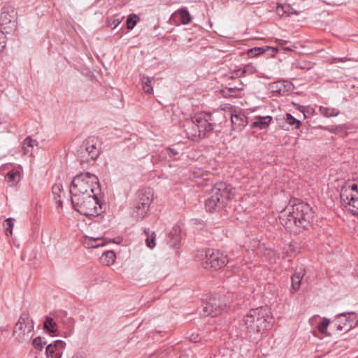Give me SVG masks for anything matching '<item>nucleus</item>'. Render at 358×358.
<instances>
[{
	"label": "nucleus",
	"instance_id": "nucleus-1",
	"mask_svg": "<svg viewBox=\"0 0 358 358\" xmlns=\"http://www.w3.org/2000/svg\"><path fill=\"white\" fill-rule=\"evenodd\" d=\"M314 212L311 206L305 202L294 203L287 207L280 217L281 224L287 229L298 232L301 229L308 228L312 223Z\"/></svg>",
	"mask_w": 358,
	"mask_h": 358
},
{
	"label": "nucleus",
	"instance_id": "nucleus-2",
	"mask_svg": "<svg viewBox=\"0 0 358 358\" xmlns=\"http://www.w3.org/2000/svg\"><path fill=\"white\" fill-rule=\"evenodd\" d=\"M217 124L213 113L203 112L186 121L183 124V129L188 138L195 141L196 138H203L210 134Z\"/></svg>",
	"mask_w": 358,
	"mask_h": 358
},
{
	"label": "nucleus",
	"instance_id": "nucleus-3",
	"mask_svg": "<svg viewBox=\"0 0 358 358\" xmlns=\"http://www.w3.org/2000/svg\"><path fill=\"white\" fill-rule=\"evenodd\" d=\"M272 316L268 307L250 309L243 321L250 333H263L271 326Z\"/></svg>",
	"mask_w": 358,
	"mask_h": 358
},
{
	"label": "nucleus",
	"instance_id": "nucleus-4",
	"mask_svg": "<svg viewBox=\"0 0 358 358\" xmlns=\"http://www.w3.org/2000/svg\"><path fill=\"white\" fill-rule=\"evenodd\" d=\"M71 197L83 196L92 194H101L98 178L88 172L75 176L70 187Z\"/></svg>",
	"mask_w": 358,
	"mask_h": 358
},
{
	"label": "nucleus",
	"instance_id": "nucleus-5",
	"mask_svg": "<svg viewBox=\"0 0 358 358\" xmlns=\"http://www.w3.org/2000/svg\"><path fill=\"white\" fill-rule=\"evenodd\" d=\"M99 194L71 197L73 208L80 214L87 217L98 216L103 211L102 204L98 199Z\"/></svg>",
	"mask_w": 358,
	"mask_h": 358
},
{
	"label": "nucleus",
	"instance_id": "nucleus-6",
	"mask_svg": "<svg viewBox=\"0 0 358 358\" xmlns=\"http://www.w3.org/2000/svg\"><path fill=\"white\" fill-rule=\"evenodd\" d=\"M101 145L99 137L90 136L77 147L75 155L80 164L94 162L101 153Z\"/></svg>",
	"mask_w": 358,
	"mask_h": 358
},
{
	"label": "nucleus",
	"instance_id": "nucleus-7",
	"mask_svg": "<svg viewBox=\"0 0 358 358\" xmlns=\"http://www.w3.org/2000/svg\"><path fill=\"white\" fill-rule=\"evenodd\" d=\"M213 113L216 117V122L220 116L224 120L229 117L231 120V129L235 131H241L248 124V117L245 113L232 107H225Z\"/></svg>",
	"mask_w": 358,
	"mask_h": 358
},
{
	"label": "nucleus",
	"instance_id": "nucleus-8",
	"mask_svg": "<svg viewBox=\"0 0 358 358\" xmlns=\"http://www.w3.org/2000/svg\"><path fill=\"white\" fill-rule=\"evenodd\" d=\"M227 300L225 295L215 294L203 302L201 314L203 316L216 317L227 311Z\"/></svg>",
	"mask_w": 358,
	"mask_h": 358
},
{
	"label": "nucleus",
	"instance_id": "nucleus-9",
	"mask_svg": "<svg viewBox=\"0 0 358 358\" xmlns=\"http://www.w3.org/2000/svg\"><path fill=\"white\" fill-rule=\"evenodd\" d=\"M340 197L345 208L354 215H358V186L346 185L341 191Z\"/></svg>",
	"mask_w": 358,
	"mask_h": 358
},
{
	"label": "nucleus",
	"instance_id": "nucleus-10",
	"mask_svg": "<svg viewBox=\"0 0 358 358\" xmlns=\"http://www.w3.org/2000/svg\"><path fill=\"white\" fill-rule=\"evenodd\" d=\"M229 262L227 255L220 250L208 249L205 252V257L201 261V266L205 269L218 270Z\"/></svg>",
	"mask_w": 358,
	"mask_h": 358
},
{
	"label": "nucleus",
	"instance_id": "nucleus-11",
	"mask_svg": "<svg viewBox=\"0 0 358 358\" xmlns=\"http://www.w3.org/2000/svg\"><path fill=\"white\" fill-rule=\"evenodd\" d=\"M34 329V322L27 312H23L15 324L13 336L20 340H25Z\"/></svg>",
	"mask_w": 358,
	"mask_h": 358
},
{
	"label": "nucleus",
	"instance_id": "nucleus-12",
	"mask_svg": "<svg viewBox=\"0 0 358 358\" xmlns=\"http://www.w3.org/2000/svg\"><path fill=\"white\" fill-rule=\"evenodd\" d=\"M358 317L355 312H345L338 314L332 324L338 331L347 332L357 324Z\"/></svg>",
	"mask_w": 358,
	"mask_h": 358
},
{
	"label": "nucleus",
	"instance_id": "nucleus-13",
	"mask_svg": "<svg viewBox=\"0 0 358 358\" xmlns=\"http://www.w3.org/2000/svg\"><path fill=\"white\" fill-rule=\"evenodd\" d=\"M210 194L214 198H220V200L228 203L233 199L234 189L226 182H219L212 187Z\"/></svg>",
	"mask_w": 358,
	"mask_h": 358
},
{
	"label": "nucleus",
	"instance_id": "nucleus-14",
	"mask_svg": "<svg viewBox=\"0 0 358 358\" xmlns=\"http://www.w3.org/2000/svg\"><path fill=\"white\" fill-rule=\"evenodd\" d=\"M66 343L61 340L48 345L45 348L47 358H61Z\"/></svg>",
	"mask_w": 358,
	"mask_h": 358
},
{
	"label": "nucleus",
	"instance_id": "nucleus-15",
	"mask_svg": "<svg viewBox=\"0 0 358 358\" xmlns=\"http://www.w3.org/2000/svg\"><path fill=\"white\" fill-rule=\"evenodd\" d=\"M228 203L220 200V198H214L211 194L205 201V208L208 212L219 211L227 205Z\"/></svg>",
	"mask_w": 358,
	"mask_h": 358
},
{
	"label": "nucleus",
	"instance_id": "nucleus-16",
	"mask_svg": "<svg viewBox=\"0 0 358 358\" xmlns=\"http://www.w3.org/2000/svg\"><path fill=\"white\" fill-rule=\"evenodd\" d=\"M153 199V192L152 189L143 188L137 192L136 203L150 206Z\"/></svg>",
	"mask_w": 358,
	"mask_h": 358
},
{
	"label": "nucleus",
	"instance_id": "nucleus-17",
	"mask_svg": "<svg viewBox=\"0 0 358 358\" xmlns=\"http://www.w3.org/2000/svg\"><path fill=\"white\" fill-rule=\"evenodd\" d=\"M15 12L13 10L3 8L0 15V24L10 25L9 27L13 29L15 26Z\"/></svg>",
	"mask_w": 358,
	"mask_h": 358
},
{
	"label": "nucleus",
	"instance_id": "nucleus-18",
	"mask_svg": "<svg viewBox=\"0 0 358 358\" xmlns=\"http://www.w3.org/2000/svg\"><path fill=\"white\" fill-rule=\"evenodd\" d=\"M273 117L269 115L259 116L257 115L253 117V122L250 127L252 129H265L272 122Z\"/></svg>",
	"mask_w": 358,
	"mask_h": 358
},
{
	"label": "nucleus",
	"instance_id": "nucleus-19",
	"mask_svg": "<svg viewBox=\"0 0 358 358\" xmlns=\"http://www.w3.org/2000/svg\"><path fill=\"white\" fill-rule=\"evenodd\" d=\"M150 206L134 202L132 208V215L137 220H141L145 216Z\"/></svg>",
	"mask_w": 358,
	"mask_h": 358
},
{
	"label": "nucleus",
	"instance_id": "nucleus-20",
	"mask_svg": "<svg viewBox=\"0 0 358 358\" xmlns=\"http://www.w3.org/2000/svg\"><path fill=\"white\" fill-rule=\"evenodd\" d=\"M305 275V270L303 268H300L299 271L296 270L294 273L292 275V288L294 291H297L301 285L303 277Z\"/></svg>",
	"mask_w": 358,
	"mask_h": 358
},
{
	"label": "nucleus",
	"instance_id": "nucleus-21",
	"mask_svg": "<svg viewBox=\"0 0 358 358\" xmlns=\"http://www.w3.org/2000/svg\"><path fill=\"white\" fill-rule=\"evenodd\" d=\"M177 16L180 17V21L182 24H187L192 20V17L187 8L178 9L172 15L173 18H175Z\"/></svg>",
	"mask_w": 358,
	"mask_h": 358
},
{
	"label": "nucleus",
	"instance_id": "nucleus-22",
	"mask_svg": "<svg viewBox=\"0 0 358 358\" xmlns=\"http://www.w3.org/2000/svg\"><path fill=\"white\" fill-rule=\"evenodd\" d=\"M38 143L36 140L32 139L30 136H27L22 143V152L24 155H32V151L34 146H37Z\"/></svg>",
	"mask_w": 358,
	"mask_h": 358
},
{
	"label": "nucleus",
	"instance_id": "nucleus-23",
	"mask_svg": "<svg viewBox=\"0 0 358 358\" xmlns=\"http://www.w3.org/2000/svg\"><path fill=\"white\" fill-rule=\"evenodd\" d=\"M43 329L50 334H55L57 331V323L54 321L53 317L46 316L43 322Z\"/></svg>",
	"mask_w": 358,
	"mask_h": 358
},
{
	"label": "nucleus",
	"instance_id": "nucleus-24",
	"mask_svg": "<svg viewBox=\"0 0 358 358\" xmlns=\"http://www.w3.org/2000/svg\"><path fill=\"white\" fill-rule=\"evenodd\" d=\"M270 87L273 90H292L294 85L288 80H279L272 83Z\"/></svg>",
	"mask_w": 358,
	"mask_h": 358
},
{
	"label": "nucleus",
	"instance_id": "nucleus-25",
	"mask_svg": "<svg viewBox=\"0 0 358 358\" xmlns=\"http://www.w3.org/2000/svg\"><path fill=\"white\" fill-rule=\"evenodd\" d=\"M144 233L146 236V239H145L146 245L151 249L154 248L156 245V244H155V238H156L155 233L154 231H151L149 229H145Z\"/></svg>",
	"mask_w": 358,
	"mask_h": 358
},
{
	"label": "nucleus",
	"instance_id": "nucleus-26",
	"mask_svg": "<svg viewBox=\"0 0 358 358\" xmlns=\"http://www.w3.org/2000/svg\"><path fill=\"white\" fill-rule=\"evenodd\" d=\"M319 110L323 116L327 117H336L339 114L338 110L324 106H320Z\"/></svg>",
	"mask_w": 358,
	"mask_h": 358
},
{
	"label": "nucleus",
	"instance_id": "nucleus-27",
	"mask_svg": "<svg viewBox=\"0 0 358 358\" xmlns=\"http://www.w3.org/2000/svg\"><path fill=\"white\" fill-rule=\"evenodd\" d=\"M140 20L139 17L136 14H131L127 19V29L131 30L136 26L137 22Z\"/></svg>",
	"mask_w": 358,
	"mask_h": 358
},
{
	"label": "nucleus",
	"instance_id": "nucleus-28",
	"mask_svg": "<svg viewBox=\"0 0 358 358\" xmlns=\"http://www.w3.org/2000/svg\"><path fill=\"white\" fill-rule=\"evenodd\" d=\"M285 119L288 124L294 126L295 129H299L301 125V121L294 117L290 113H287Z\"/></svg>",
	"mask_w": 358,
	"mask_h": 358
},
{
	"label": "nucleus",
	"instance_id": "nucleus-29",
	"mask_svg": "<svg viewBox=\"0 0 358 358\" xmlns=\"http://www.w3.org/2000/svg\"><path fill=\"white\" fill-rule=\"evenodd\" d=\"M270 46H264V47H257L250 49L248 51V55L250 57H256L261 54L264 53L266 51L268 50Z\"/></svg>",
	"mask_w": 358,
	"mask_h": 358
},
{
	"label": "nucleus",
	"instance_id": "nucleus-30",
	"mask_svg": "<svg viewBox=\"0 0 358 358\" xmlns=\"http://www.w3.org/2000/svg\"><path fill=\"white\" fill-rule=\"evenodd\" d=\"M330 320L324 317L322 320L318 324L317 329L322 334L327 335V327L330 324Z\"/></svg>",
	"mask_w": 358,
	"mask_h": 358
},
{
	"label": "nucleus",
	"instance_id": "nucleus-31",
	"mask_svg": "<svg viewBox=\"0 0 358 358\" xmlns=\"http://www.w3.org/2000/svg\"><path fill=\"white\" fill-rule=\"evenodd\" d=\"M14 220L13 218H8L3 222V227L6 236H10L13 234V228L14 226Z\"/></svg>",
	"mask_w": 358,
	"mask_h": 358
},
{
	"label": "nucleus",
	"instance_id": "nucleus-32",
	"mask_svg": "<svg viewBox=\"0 0 358 358\" xmlns=\"http://www.w3.org/2000/svg\"><path fill=\"white\" fill-rule=\"evenodd\" d=\"M32 345L36 350L41 351L46 345V342L43 341L41 336H38L33 340Z\"/></svg>",
	"mask_w": 358,
	"mask_h": 358
},
{
	"label": "nucleus",
	"instance_id": "nucleus-33",
	"mask_svg": "<svg viewBox=\"0 0 358 358\" xmlns=\"http://www.w3.org/2000/svg\"><path fill=\"white\" fill-rule=\"evenodd\" d=\"M299 252H300V247L296 243H294V244L292 243L288 246L287 253L289 256H294Z\"/></svg>",
	"mask_w": 358,
	"mask_h": 358
},
{
	"label": "nucleus",
	"instance_id": "nucleus-34",
	"mask_svg": "<svg viewBox=\"0 0 358 358\" xmlns=\"http://www.w3.org/2000/svg\"><path fill=\"white\" fill-rule=\"evenodd\" d=\"M104 255L106 256L108 264H113L115 262L116 255L113 251L108 250L106 252H104Z\"/></svg>",
	"mask_w": 358,
	"mask_h": 358
},
{
	"label": "nucleus",
	"instance_id": "nucleus-35",
	"mask_svg": "<svg viewBox=\"0 0 358 358\" xmlns=\"http://www.w3.org/2000/svg\"><path fill=\"white\" fill-rule=\"evenodd\" d=\"M123 19V17L115 15L113 17V19L108 20V25L112 26L114 25L113 29H115L119 24L121 23L122 20Z\"/></svg>",
	"mask_w": 358,
	"mask_h": 358
},
{
	"label": "nucleus",
	"instance_id": "nucleus-36",
	"mask_svg": "<svg viewBox=\"0 0 358 358\" xmlns=\"http://www.w3.org/2000/svg\"><path fill=\"white\" fill-rule=\"evenodd\" d=\"M62 185L61 184H55L52 187V191L55 196L60 197V194L62 192Z\"/></svg>",
	"mask_w": 358,
	"mask_h": 358
},
{
	"label": "nucleus",
	"instance_id": "nucleus-37",
	"mask_svg": "<svg viewBox=\"0 0 358 358\" xmlns=\"http://www.w3.org/2000/svg\"><path fill=\"white\" fill-rule=\"evenodd\" d=\"M282 10H283V12L286 14H287L288 15H292V14H296V15H298L299 13L296 11V10H293V9L290 7L289 5H284L281 7Z\"/></svg>",
	"mask_w": 358,
	"mask_h": 358
},
{
	"label": "nucleus",
	"instance_id": "nucleus-38",
	"mask_svg": "<svg viewBox=\"0 0 358 358\" xmlns=\"http://www.w3.org/2000/svg\"><path fill=\"white\" fill-rule=\"evenodd\" d=\"M54 317L56 318V319H61V320H62V322L64 323H65V321L64 320V317H66L67 316V312L66 311H64V310H59V311H57V312H55L54 314H53Z\"/></svg>",
	"mask_w": 358,
	"mask_h": 358
},
{
	"label": "nucleus",
	"instance_id": "nucleus-39",
	"mask_svg": "<svg viewBox=\"0 0 358 358\" xmlns=\"http://www.w3.org/2000/svg\"><path fill=\"white\" fill-rule=\"evenodd\" d=\"M164 152L166 155L169 156V157H174L178 154V152L176 150L171 148H167Z\"/></svg>",
	"mask_w": 358,
	"mask_h": 358
},
{
	"label": "nucleus",
	"instance_id": "nucleus-40",
	"mask_svg": "<svg viewBox=\"0 0 358 358\" xmlns=\"http://www.w3.org/2000/svg\"><path fill=\"white\" fill-rule=\"evenodd\" d=\"M17 176V172H14V171H10L8 172L7 174H6V178L8 180H15V177Z\"/></svg>",
	"mask_w": 358,
	"mask_h": 358
},
{
	"label": "nucleus",
	"instance_id": "nucleus-41",
	"mask_svg": "<svg viewBox=\"0 0 358 358\" xmlns=\"http://www.w3.org/2000/svg\"><path fill=\"white\" fill-rule=\"evenodd\" d=\"M275 42L277 43L278 44V45H280L282 48H283V47H285V45H286L287 43H289V41H287L282 40V39H279V38H275Z\"/></svg>",
	"mask_w": 358,
	"mask_h": 358
},
{
	"label": "nucleus",
	"instance_id": "nucleus-42",
	"mask_svg": "<svg viewBox=\"0 0 358 358\" xmlns=\"http://www.w3.org/2000/svg\"><path fill=\"white\" fill-rule=\"evenodd\" d=\"M220 92H222L223 96H234L236 95L235 94L236 91H225V90H223V91H220Z\"/></svg>",
	"mask_w": 358,
	"mask_h": 358
},
{
	"label": "nucleus",
	"instance_id": "nucleus-43",
	"mask_svg": "<svg viewBox=\"0 0 358 358\" xmlns=\"http://www.w3.org/2000/svg\"><path fill=\"white\" fill-rule=\"evenodd\" d=\"M145 80H146L145 81L143 80V82L145 84L146 86L150 87L151 88V90H152V87L151 85V83H152V80L150 78H146Z\"/></svg>",
	"mask_w": 358,
	"mask_h": 358
},
{
	"label": "nucleus",
	"instance_id": "nucleus-44",
	"mask_svg": "<svg viewBox=\"0 0 358 358\" xmlns=\"http://www.w3.org/2000/svg\"><path fill=\"white\" fill-rule=\"evenodd\" d=\"M190 341L193 343H197L199 341L200 338H198V336H194V334H192L191 336H190Z\"/></svg>",
	"mask_w": 358,
	"mask_h": 358
},
{
	"label": "nucleus",
	"instance_id": "nucleus-45",
	"mask_svg": "<svg viewBox=\"0 0 358 358\" xmlns=\"http://www.w3.org/2000/svg\"><path fill=\"white\" fill-rule=\"evenodd\" d=\"M295 47L294 45L288 46V47H283V50L288 52L294 51Z\"/></svg>",
	"mask_w": 358,
	"mask_h": 358
},
{
	"label": "nucleus",
	"instance_id": "nucleus-46",
	"mask_svg": "<svg viewBox=\"0 0 358 358\" xmlns=\"http://www.w3.org/2000/svg\"><path fill=\"white\" fill-rule=\"evenodd\" d=\"M268 50H272V55H274L275 54H276L278 52V48L270 47V48Z\"/></svg>",
	"mask_w": 358,
	"mask_h": 358
},
{
	"label": "nucleus",
	"instance_id": "nucleus-47",
	"mask_svg": "<svg viewBox=\"0 0 358 358\" xmlns=\"http://www.w3.org/2000/svg\"><path fill=\"white\" fill-rule=\"evenodd\" d=\"M5 47V42L0 40V52L3 50Z\"/></svg>",
	"mask_w": 358,
	"mask_h": 358
},
{
	"label": "nucleus",
	"instance_id": "nucleus-48",
	"mask_svg": "<svg viewBox=\"0 0 358 358\" xmlns=\"http://www.w3.org/2000/svg\"><path fill=\"white\" fill-rule=\"evenodd\" d=\"M252 66H246L245 68V69L243 70V73H246L247 71L252 72Z\"/></svg>",
	"mask_w": 358,
	"mask_h": 358
},
{
	"label": "nucleus",
	"instance_id": "nucleus-49",
	"mask_svg": "<svg viewBox=\"0 0 358 358\" xmlns=\"http://www.w3.org/2000/svg\"><path fill=\"white\" fill-rule=\"evenodd\" d=\"M101 245H104V243H98V244H96V245H92L91 246H92V248H98V247L101 246Z\"/></svg>",
	"mask_w": 358,
	"mask_h": 358
},
{
	"label": "nucleus",
	"instance_id": "nucleus-50",
	"mask_svg": "<svg viewBox=\"0 0 358 358\" xmlns=\"http://www.w3.org/2000/svg\"><path fill=\"white\" fill-rule=\"evenodd\" d=\"M296 106H297V108L299 109V110L302 113H304L303 111V106H300V105H296V104H294Z\"/></svg>",
	"mask_w": 358,
	"mask_h": 358
},
{
	"label": "nucleus",
	"instance_id": "nucleus-51",
	"mask_svg": "<svg viewBox=\"0 0 358 358\" xmlns=\"http://www.w3.org/2000/svg\"><path fill=\"white\" fill-rule=\"evenodd\" d=\"M72 358H85V357H83L81 355H76V356L73 357Z\"/></svg>",
	"mask_w": 358,
	"mask_h": 358
},
{
	"label": "nucleus",
	"instance_id": "nucleus-52",
	"mask_svg": "<svg viewBox=\"0 0 358 358\" xmlns=\"http://www.w3.org/2000/svg\"><path fill=\"white\" fill-rule=\"evenodd\" d=\"M153 91H150V90H148V91H145V92L148 93V94H151V92H152Z\"/></svg>",
	"mask_w": 358,
	"mask_h": 358
},
{
	"label": "nucleus",
	"instance_id": "nucleus-53",
	"mask_svg": "<svg viewBox=\"0 0 358 358\" xmlns=\"http://www.w3.org/2000/svg\"><path fill=\"white\" fill-rule=\"evenodd\" d=\"M227 90H240V89L239 88H231V87H230V88H228Z\"/></svg>",
	"mask_w": 358,
	"mask_h": 358
},
{
	"label": "nucleus",
	"instance_id": "nucleus-54",
	"mask_svg": "<svg viewBox=\"0 0 358 358\" xmlns=\"http://www.w3.org/2000/svg\"><path fill=\"white\" fill-rule=\"evenodd\" d=\"M276 92H279V94H281V95H285V94H284V93H281V91H280V90H278V91H276Z\"/></svg>",
	"mask_w": 358,
	"mask_h": 358
}]
</instances>
